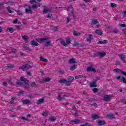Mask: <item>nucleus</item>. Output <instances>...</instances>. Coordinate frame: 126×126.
<instances>
[{
    "label": "nucleus",
    "instance_id": "nucleus-59",
    "mask_svg": "<svg viewBox=\"0 0 126 126\" xmlns=\"http://www.w3.org/2000/svg\"><path fill=\"white\" fill-rule=\"evenodd\" d=\"M16 52V49H13L11 50V53H13V54H15Z\"/></svg>",
    "mask_w": 126,
    "mask_h": 126
},
{
    "label": "nucleus",
    "instance_id": "nucleus-55",
    "mask_svg": "<svg viewBox=\"0 0 126 126\" xmlns=\"http://www.w3.org/2000/svg\"><path fill=\"white\" fill-rule=\"evenodd\" d=\"M24 93V91H22L21 92H18L19 95H23Z\"/></svg>",
    "mask_w": 126,
    "mask_h": 126
},
{
    "label": "nucleus",
    "instance_id": "nucleus-7",
    "mask_svg": "<svg viewBox=\"0 0 126 126\" xmlns=\"http://www.w3.org/2000/svg\"><path fill=\"white\" fill-rule=\"evenodd\" d=\"M114 71L117 72L116 73H120V74H123V75H124V76H126V72L123 71V70L119 68L115 69Z\"/></svg>",
    "mask_w": 126,
    "mask_h": 126
},
{
    "label": "nucleus",
    "instance_id": "nucleus-60",
    "mask_svg": "<svg viewBox=\"0 0 126 126\" xmlns=\"http://www.w3.org/2000/svg\"><path fill=\"white\" fill-rule=\"evenodd\" d=\"M120 26L121 27H123V28L126 27V25L125 24H120Z\"/></svg>",
    "mask_w": 126,
    "mask_h": 126
},
{
    "label": "nucleus",
    "instance_id": "nucleus-21",
    "mask_svg": "<svg viewBox=\"0 0 126 126\" xmlns=\"http://www.w3.org/2000/svg\"><path fill=\"white\" fill-rule=\"evenodd\" d=\"M108 43V40H104L103 41H99L97 42V44H100L101 45H105V44H107Z\"/></svg>",
    "mask_w": 126,
    "mask_h": 126
},
{
    "label": "nucleus",
    "instance_id": "nucleus-37",
    "mask_svg": "<svg viewBox=\"0 0 126 126\" xmlns=\"http://www.w3.org/2000/svg\"><path fill=\"white\" fill-rule=\"evenodd\" d=\"M40 60L41 62H44V63H47L48 60L45 59L43 57L41 56L40 57Z\"/></svg>",
    "mask_w": 126,
    "mask_h": 126
},
{
    "label": "nucleus",
    "instance_id": "nucleus-20",
    "mask_svg": "<svg viewBox=\"0 0 126 126\" xmlns=\"http://www.w3.org/2000/svg\"><path fill=\"white\" fill-rule=\"evenodd\" d=\"M92 118L93 120H98V119H99L100 117H99V115L97 114H92Z\"/></svg>",
    "mask_w": 126,
    "mask_h": 126
},
{
    "label": "nucleus",
    "instance_id": "nucleus-33",
    "mask_svg": "<svg viewBox=\"0 0 126 126\" xmlns=\"http://www.w3.org/2000/svg\"><path fill=\"white\" fill-rule=\"evenodd\" d=\"M73 33L74 36H77V37H78V36H80V32H78L74 31L73 32Z\"/></svg>",
    "mask_w": 126,
    "mask_h": 126
},
{
    "label": "nucleus",
    "instance_id": "nucleus-23",
    "mask_svg": "<svg viewBox=\"0 0 126 126\" xmlns=\"http://www.w3.org/2000/svg\"><path fill=\"white\" fill-rule=\"evenodd\" d=\"M63 94V93H60L58 94V96L57 97L58 100H59V101H62L63 100V97H62V95Z\"/></svg>",
    "mask_w": 126,
    "mask_h": 126
},
{
    "label": "nucleus",
    "instance_id": "nucleus-62",
    "mask_svg": "<svg viewBox=\"0 0 126 126\" xmlns=\"http://www.w3.org/2000/svg\"><path fill=\"white\" fill-rule=\"evenodd\" d=\"M53 30L54 31H58V28L57 27H55L53 28Z\"/></svg>",
    "mask_w": 126,
    "mask_h": 126
},
{
    "label": "nucleus",
    "instance_id": "nucleus-18",
    "mask_svg": "<svg viewBox=\"0 0 126 126\" xmlns=\"http://www.w3.org/2000/svg\"><path fill=\"white\" fill-rule=\"evenodd\" d=\"M23 47L24 49V51H29V52H31V51H32V49L29 48V47L27 45H24Z\"/></svg>",
    "mask_w": 126,
    "mask_h": 126
},
{
    "label": "nucleus",
    "instance_id": "nucleus-2",
    "mask_svg": "<svg viewBox=\"0 0 126 126\" xmlns=\"http://www.w3.org/2000/svg\"><path fill=\"white\" fill-rule=\"evenodd\" d=\"M49 39H50V37L48 36H45V37H41L40 38H37L36 39L37 42H38V43H45L46 41V43L44 44L45 47H51V42L49 41Z\"/></svg>",
    "mask_w": 126,
    "mask_h": 126
},
{
    "label": "nucleus",
    "instance_id": "nucleus-52",
    "mask_svg": "<svg viewBox=\"0 0 126 126\" xmlns=\"http://www.w3.org/2000/svg\"><path fill=\"white\" fill-rule=\"evenodd\" d=\"M93 92H94V93H98V89L97 88H94L93 90Z\"/></svg>",
    "mask_w": 126,
    "mask_h": 126
},
{
    "label": "nucleus",
    "instance_id": "nucleus-47",
    "mask_svg": "<svg viewBox=\"0 0 126 126\" xmlns=\"http://www.w3.org/2000/svg\"><path fill=\"white\" fill-rule=\"evenodd\" d=\"M34 2H35V3L37 2L36 0H30V3H31V4H33V3H34Z\"/></svg>",
    "mask_w": 126,
    "mask_h": 126
},
{
    "label": "nucleus",
    "instance_id": "nucleus-13",
    "mask_svg": "<svg viewBox=\"0 0 126 126\" xmlns=\"http://www.w3.org/2000/svg\"><path fill=\"white\" fill-rule=\"evenodd\" d=\"M87 71L89 72L90 71H92L93 72H96L97 71L95 68H93V67H89L87 68Z\"/></svg>",
    "mask_w": 126,
    "mask_h": 126
},
{
    "label": "nucleus",
    "instance_id": "nucleus-34",
    "mask_svg": "<svg viewBox=\"0 0 126 126\" xmlns=\"http://www.w3.org/2000/svg\"><path fill=\"white\" fill-rule=\"evenodd\" d=\"M7 30H8L10 33H13V32L15 31V28H8Z\"/></svg>",
    "mask_w": 126,
    "mask_h": 126
},
{
    "label": "nucleus",
    "instance_id": "nucleus-54",
    "mask_svg": "<svg viewBox=\"0 0 126 126\" xmlns=\"http://www.w3.org/2000/svg\"><path fill=\"white\" fill-rule=\"evenodd\" d=\"M19 68H20V69H24V68H26L25 65H22V66H20L19 67Z\"/></svg>",
    "mask_w": 126,
    "mask_h": 126
},
{
    "label": "nucleus",
    "instance_id": "nucleus-10",
    "mask_svg": "<svg viewBox=\"0 0 126 126\" xmlns=\"http://www.w3.org/2000/svg\"><path fill=\"white\" fill-rule=\"evenodd\" d=\"M97 124H98V126H105L106 125V121H102L100 120H98L96 121Z\"/></svg>",
    "mask_w": 126,
    "mask_h": 126
},
{
    "label": "nucleus",
    "instance_id": "nucleus-16",
    "mask_svg": "<svg viewBox=\"0 0 126 126\" xmlns=\"http://www.w3.org/2000/svg\"><path fill=\"white\" fill-rule=\"evenodd\" d=\"M106 118L109 119V120H113V119H115V115L112 114H107Z\"/></svg>",
    "mask_w": 126,
    "mask_h": 126
},
{
    "label": "nucleus",
    "instance_id": "nucleus-17",
    "mask_svg": "<svg viewBox=\"0 0 126 126\" xmlns=\"http://www.w3.org/2000/svg\"><path fill=\"white\" fill-rule=\"evenodd\" d=\"M59 82L62 84H65L66 86H67V80L65 79H61Z\"/></svg>",
    "mask_w": 126,
    "mask_h": 126
},
{
    "label": "nucleus",
    "instance_id": "nucleus-61",
    "mask_svg": "<svg viewBox=\"0 0 126 126\" xmlns=\"http://www.w3.org/2000/svg\"><path fill=\"white\" fill-rule=\"evenodd\" d=\"M92 106H94V107H97V103H94L92 104Z\"/></svg>",
    "mask_w": 126,
    "mask_h": 126
},
{
    "label": "nucleus",
    "instance_id": "nucleus-11",
    "mask_svg": "<svg viewBox=\"0 0 126 126\" xmlns=\"http://www.w3.org/2000/svg\"><path fill=\"white\" fill-rule=\"evenodd\" d=\"M118 56L120 58V60L122 61L123 63H126V55H123V54H118Z\"/></svg>",
    "mask_w": 126,
    "mask_h": 126
},
{
    "label": "nucleus",
    "instance_id": "nucleus-27",
    "mask_svg": "<svg viewBox=\"0 0 126 126\" xmlns=\"http://www.w3.org/2000/svg\"><path fill=\"white\" fill-rule=\"evenodd\" d=\"M49 11H51V9H47L46 8V6H44L43 14H45V13H48V12H49Z\"/></svg>",
    "mask_w": 126,
    "mask_h": 126
},
{
    "label": "nucleus",
    "instance_id": "nucleus-35",
    "mask_svg": "<svg viewBox=\"0 0 126 126\" xmlns=\"http://www.w3.org/2000/svg\"><path fill=\"white\" fill-rule=\"evenodd\" d=\"M76 66H77V65H74V64L70 66V70H71V71L74 70V69H75V68H76Z\"/></svg>",
    "mask_w": 126,
    "mask_h": 126
},
{
    "label": "nucleus",
    "instance_id": "nucleus-5",
    "mask_svg": "<svg viewBox=\"0 0 126 126\" xmlns=\"http://www.w3.org/2000/svg\"><path fill=\"white\" fill-rule=\"evenodd\" d=\"M74 79V77L72 76L68 77L67 80V86H70V84H71V82L73 81Z\"/></svg>",
    "mask_w": 126,
    "mask_h": 126
},
{
    "label": "nucleus",
    "instance_id": "nucleus-14",
    "mask_svg": "<svg viewBox=\"0 0 126 126\" xmlns=\"http://www.w3.org/2000/svg\"><path fill=\"white\" fill-rule=\"evenodd\" d=\"M116 79L117 80H120L121 79V76H117ZM121 81H123V83L126 84V78L125 77H122V79H121Z\"/></svg>",
    "mask_w": 126,
    "mask_h": 126
},
{
    "label": "nucleus",
    "instance_id": "nucleus-53",
    "mask_svg": "<svg viewBox=\"0 0 126 126\" xmlns=\"http://www.w3.org/2000/svg\"><path fill=\"white\" fill-rule=\"evenodd\" d=\"M73 115L75 118H76V117H78V113H77V111H76Z\"/></svg>",
    "mask_w": 126,
    "mask_h": 126
},
{
    "label": "nucleus",
    "instance_id": "nucleus-48",
    "mask_svg": "<svg viewBox=\"0 0 126 126\" xmlns=\"http://www.w3.org/2000/svg\"><path fill=\"white\" fill-rule=\"evenodd\" d=\"M80 126H90V124L88 123H85L84 124Z\"/></svg>",
    "mask_w": 126,
    "mask_h": 126
},
{
    "label": "nucleus",
    "instance_id": "nucleus-43",
    "mask_svg": "<svg viewBox=\"0 0 126 126\" xmlns=\"http://www.w3.org/2000/svg\"><path fill=\"white\" fill-rule=\"evenodd\" d=\"M110 5L111 7H113V8H115V7H117V6H118V5H117V4H115L114 3H111Z\"/></svg>",
    "mask_w": 126,
    "mask_h": 126
},
{
    "label": "nucleus",
    "instance_id": "nucleus-3",
    "mask_svg": "<svg viewBox=\"0 0 126 126\" xmlns=\"http://www.w3.org/2000/svg\"><path fill=\"white\" fill-rule=\"evenodd\" d=\"M66 43H65V41H64V40H63V39H62L61 41V43L62 45H63V46H64V47H67V44H70V43H71V40L69 38H67L66 39Z\"/></svg>",
    "mask_w": 126,
    "mask_h": 126
},
{
    "label": "nucleus",
    "instance_id": "nucleus-29",
    "mask_svg": "<svg viewBox=\"0 0 126 126\" xmlns=\"http://www.w3.org/2000/svg\"><path fill=\"white\" fill-rule=\"evenodd\" d=\"M31 87H35L37 88L38 87V85H37V84H36V82H31Z\"/></svg>",
    "mask_w": 126,
    "mask_h": 126
},
{
    "label": "nucleus",
    "instance_id": "nucleus-45",
    "mask_svg": "<svg viewBox=\"0 0 126 126\" xmlns=\"http://www.w3.org/2000/svg\"><path fill=\"white\" fill-rule=\"evenodd\" d=\"M6 67H7L8 68H12L13 67H14V66L12 64H7Z\"/></svg>",
    "mask_w": 126,
    "mask_h": 126
},
{
    "label": "nucleus",
    "instance_id": "nucleus-8",
    "mask_svg": "<svg viewBox=\"0 0 126 126\" xmlns=\"http://www.w3.org/2000/svg\"><path fill=\"white\" fill-rule=\"evenodd\" d=\"M99 80V77L96 78L95 79H94L92 83H90L91 87H97V85L96 83Z\"/></svg>",
    "mask_w": 126,
    "mask_h": 126
},
{
    "label": "nucleus",
    "instance_id": "nucleus-6",
    "mask_svg": "<svg viewBox=\"0 0 126 126\" xmlns=\"http://www.w3.org/2000/svg\"><path fill=\"white\" fill-rule=\"evenodd\" d=\"M81 123V121L79 119H75V120H72L70 122V125H78Z\"/></svg>",
    "mask_w": 126,
    "mask_h": 126
},
{
    "label": "nucleus",
    "instance_id": "nucleus-22",
    "mask_svg": "<svg viewBox=\"0 0 126 126\" xmlns=\"http://www.w3.org/2000/svg\"><path fill=\"white\" fill-rule=\"evenodd\" d=\"M23 104L24 105H27L28 104H29V105H30V104H31V102L28 99H25L23 100Z\"/></svg>",
    "mask_w": 126,
    "mask_h": 126
},
{
    "label": "nucleus",
    "instance_id": "nucleus-41",
    "mask_svg": "<svg viewBox=\"0 0 126 126\" xmlns=\"http://www.w3.org/2000/svg\"><path fill=\"white\" fill-rule=\"evenodd\" d=\"M97 23H99V22L97 20L92 21V25H95V24H97Z\"/></svg>",
    "mask_w": 126,
    "mask_h": 126
},
{
    "label": "nucleus",
    "instance_id": "nucleus-26",
    "mask_svg": "<svg viewBox=\"0 0 126 126\" xmlns=\"http://www.w3.org/2000/svg\"><path fill=\"white\" fill-rule=\"evenodd\" d=\"M68 63H70L71 64H72L73 63H76L75 59H74L73 58L70 59L68 61Z\"/></svg>",
    "mask_w": 126,
    "mask_h": 126
},
{
    "label": "nucleus",
    "instance_id": "nucleus-4",
    "mask_svg": "<svg viewBox=\"0 0 126 126\" xmlns=\"http://www.w3.org/2000/svg\"><path fill=\"white\" fill-rule=\"evenodd\" d=\"M32 8H33V7H32V6H31V5H28L27 8H25V13H27V14H32V13H33V11H32Z\"/></svg>",
    "mask_w": 126,
    "mask_h": 126
},
{
    "label": "nucleus",
    "instance_id": "nucleus-15",
    "mask_svg": "<svg viewBox=\"0 0 126 126\" xmlns=\"http://www.w3.org/2000/svg\"><path fill=\"white\" fill-rule=\"evenodd\" d=\"M31 44L32 47H38V46H39V44L35 41V40H32Z\"/></svg>",
    "mask_w": 126,
    "mask_h": 126
},
{
    "label": "nucleus",
    "instance_id": "nucleus-63",
    "mask_svg": "<svg viewBox=\"0 0 126 126\" xmlns=\"http://www.w3.org/2000/svg\"><path fill=\"white\" fill-rule=\"evenodd\" d=\"M70 21V18H67V21H66V23H68Z\"/></svg>",
    "mask_w": 126,
    "mask_h": 126
},
{
    "label": "nucleus",
    "instance_id": "nucleus-44",
    "mask_svg": "<svg viewBox=\"0 0 126 126\" xmlns=\"http://www.w3.org/2000/svg\"><path fill=\"white\" fill-rule=\"evenodd\" d=\"M32 7L33 9H36L38 8V4H34L32 5Z\"/></svg>",
    "mask_w": 126,
    "mask_h": 126
},
{
    "label": "nucleus",
    "instance_id": "nucleus-50",
    "mask_svg": "<svg viewBox=\"0 0 126 126\" xmlns=\"http://www.w3.org/2000/svg\"><path fill=\"white\" fill-rule=\"evenodd\" d=\"M21 119L23 120V121H27V122H29V119H28L27 118H26L24 117H22Z\"/></svg>",
    "mask_w": 126,
    "mask_h": 126
},
{
    "label": "nucleus",
    "instance_id": "nucleus-28",
    "mask_svg": "<svg viewBox=\"0 0 126 126\" xmlns=\"http://www.w3.org/2000/svg\"><path fill=\"white\" fill-rule=\"evenodd\" d=\"M97 55L99 56V57H105L106 55V53L105 52H97Z\"/></svg>",
    "mask_w": 126,
    "mask_h": 126
},
{
    "label": "nucleus",
    "instance_id": "nucleus-31",
    "mask_svg": "<svg viewBox=\"0 0 126 126\" xmlns=\"http://www.w3.org/2000/svg\"><path fill=\"white\" fill-rule=\"evenodd\" d=\"M63 95H62L63 99H65L66 97H68V95H69V94L66 93H63Z\"/></svg>",
    "mask_w": 126,
    "mask_h": 126
},
{
    "label": "nucleus",
    "instance_id": "nucleus-25",
    "mask_svg": "<svg viewBox=\"0 0 126 126\" xmlns=\"http://www.w3.org/2000/svg\"><path fill=\"white\" fill-rule=\"evenodd\" d=\"M56 120H57V117L52 116L49 117L48 121H51V122H55V121H56Z\"/></svg>",
    "mask_w": 126,
    "mask_h": 126
},
{
    "label": "nucleus",
    "instance_id": "nucleus-64",
    "mask_svg": "<svg viewBox=\"0 0 126 126\" xmlns=\"http://www.w3.org/2000/svg\"><path fill=\"white\" fill-rule=\"evenodd\" d=\"M17 21H18V20L17 19H16L15 20L13 21V23L14 24L17 23Z\"/></svg>",
    "mask_w": 126,
    "mask_h": 126
},
{
    "label": "nucleus",
    "instance_id": "nucleus-24",
    "mask_svg": "<svg viewBox=\"0 0 126 126\" xmlns=\"http://www.w3.org/2000/svg\"><path fill=\"white\" fill-rule=\"evenodd\" d=\"M22 38L25 40L26 43H28L29 41H28V39H29V37H28V36L27 35H23L22 36Z\"/></svg>",
    "mask_w": 126,
    "mask_h": 126
},
{
    "label": "nucleus",
    "instance_id": "nucleus-51",
    "mask_svg": "<svg viewBox=\"0 0 126 126\" xmlns=\"http://www.w3.org/2000/svg\"><path fill=\"white\" fill-rule=\"evenodd\" d=\"M47 17V18L53 17L52 15V13H49Z\"/></svg>",
    "mask_w": 126,
    "mask_h": 126
},
{
    "label": "nucleus",
    "instance_id": "nucleus-56",
    "mask_svg": "<svg viewBox=\"0 0 126 126\" xmlns=\"http://www.w3.org/2000/svg\"><path fill=\"white\" fill-rule=\"evenodd\" d=\"M15 26L17 29H18V30L21 29V30H22V29H21V27L18 25H15Z\"/></svg>",
    "mask_w": 126,
    "mask_h": 126
},
{
    "label": "nucleus",
    "instance_id": "nucleus-49",
    "mask_svg": "<svg viewBox=\"0 0 126 126\" xmlns=\"http://www.w3.org/2000/svg\"><path fill=\"white\" fill-rule=\"evenodd\" d=\"M71 14H72L73 18H75V15L74 14V11L73 10L71 11Z\"/></svg>",
    "mask_w": 126,
    "mask_h": 126
},
{
    "label": "nucleus",
    "instance_id": "nucleus-38",
    "mask_svg": "<svg viewBox=\"0 0 126 126\" xmlns=\"http://www.w3.org/2000/svg\"><path fill=\"white\" fill-rule=\"evenodd\" d=\"M18 15H23V12H22L21 10H16Z\"/></svg>",
    "mask_w": 126,
    "mask_h": 126
},
{
    "label": "nucleus",
    "instance_id": "nucleus-39",
    "mask_svg": "<svg viewBox=\"0 0 126 126\" xmlns=\"http://www.w3.org/2000/svg\"><path fill=\"white\" fill-rule=\"evenodd\" d=\"M74 47H77V46H80L78 41H75L73 44Z\"/></svg>",
    "mask_w": 126,
    "mask_h": 126
},
{
    "label": "nucleus",
    "instance_id": "nucleus-40",
    "mask_svg": "<svg viewBox=\"0 0 126 126\" xmlns=\"http://www.w3.org/2000/svg\"><path fill=\"white\" fill-rule=\"evenodd\" d=\"M7 10L9 13H13V11L11 10V7L10 6H8L7 7Z\"/></svg>",
    "mask_w": 126,
    "mask_h": 126
},
{
    "label": "nucleus",
    "instance_id": "nucleus-32",
    "mask_svg": "<svg viewBox=\"0 0 126 126\" xmlns=\"http://www.w3.org/2000/svg\"><path fill=\"white\" fill-rule=\"evenodd\" d=\"M87 77H86V76H83V75H78V76H76L75 77V78H76V79H78V78H86Z\"/></svg>",
    "mask_w": 126,
    "mask_h": 126
},
{
    "label": "nucleus",
    "instance_id": "nucleus-42",
    "mask_svg": "<svg viewBox=\"0 0 126 126\" xmlns=\"http://www.w3.org/2000/svg\"><path fill=\"white\" fill-rule=\"evenodd\" d=\"M25 67H26V69H29V68H32V66L27 64L25 65Z\"/></svg>",
    "mask_w": 126,
    "mask_h": 126
},
{
    "label": "nucleus",
    "instance_id": "nucleus-36",
    "mask_svg": "<svg viewBox=\"0 0 126 126\" xmlns=\"http://www.w3.org/2000/svg\"><path fill=\"white\" fill-rule=\"evenodd\" d=\"M44 98L39 99L38 100V101H37V104L38 105H40V104H42V103H43V102H44Z\"/></svg>",
    "mask_w": 126,
    "mask_h": 126
},
{
    "label": "nucleus",
    "instance_id": "nucleus-19",
    "mask_svg": "<svg viewBox=\"0 0 126 126\" xmlns=\"http://www.w3.org/2000/svg\"><path fill=\"white\" fill-rule=\"evenodd\" d=\"M94 34H97V35H103V32L100 30H96L94 32Z\"/></svg>",
    "mask_w": 126,
    "mask_h": 126
},
{
    "label": "nucleus",
    "instance_id": "nucleus-30",
    "mask_svg": "<svg viewBox=\"0 0 126 126\" xmlns=\"http://www.w3.org/2000/svg\"><path fill=\"white\" fill-rule=\"evenodd\" d=\"M51 78L49 77H47L45 78H43L42 79V81H43L44 82H49V81H51Z\"/></svg>",
    "mask_w": 126,
    "mask_h": 126
},
{
    "label": "nucleus",
    "instance_id": "nucleus-58",
    "mask_svg": "<svg viewBox=\"0 0 126 126\" xmlns=\"http://www.w3.org/2000/svg\"><path fill=\"white\" fill-rule=\"evenodd\" d=\"M112 32V33H119V31H118L117 30H113Z\"/></svg>",
    "mask_w": 126,
    "mask_h": 126
},
{
    "label": "nucleus",
    "instance_id": "nucleus-46",
    "mask_svg": "<svg viewBox=\"0 0 126 126\" xmlns=\"http://www.w3.org/2000/svg\"><path fill=\"white\" fill-rule=\"evenodd\" d=\"M48 115L49 114H48V113H47V112H43L42 114V115L43 116V117H47Z\"/></svg>",
    "mask_w": 126,
    "mask_h": 126
},
{
    "label": "nucleus",
    "instance_id": "nucleus-9",
    "mask_svg": "<svg viewBox=\"0 0 126 126\" xmlns=\"http://www.w3.org/2000/svg\"><path fill=\"white\" fill-rule=\"evenodd\" d=\"M111 98L112 96L111 95H105L103 96V100L105 102H110Z\"/></svg>",
    "mask_w": 126,
    "mask_h": 126
},
{
    "label": "nucleus",
    "instance_id": "nucleus-12",
    "mask_svg": "<svg viewBox=\"0 0 126 126\" xmlns=\"http://www.w3.org/2000/svg\"><path fill=\"white\" fill-rule=\"evenodd\" d=\"M93 39H94V38H93V35L91 34H89L88 37L87 38V41L89 43H91V41H92Z\"/></svg>",
    "mask_w": 126,
    "mask_h": 126
},
{
    "label": "nucleus",
    "instance_id": "nucleus-57",
    "mask_svg": "<svg viewBox=\"0 0 126 126\" xmlns=\"http://www.w3.org/2000/svg\"><path fill=\"white\" fill-rule=\"evenodd\" d=\"M89 67H93V63H90L88 64Z\"/></svg>",
    "mask_w": 126,
    "mask_h": 126
},
{
    "label": "nucleus",
    "instance_id": "nucleus-1",
    "mask_svg": "<svg viewBox=\"0 0 126 126\" xmlns=\"http://www.w3.org/2000/svg\"><path fill=\"white\" fill-rule=\"evenodd\" d=\"M23 81V82H22ZM23 82L25 83V87L27 89H29V80H27V79L24 78L23 76H22L20 80H17L16 81V84L18 85H23Z\"/></svg>",
    "mask_w": 126,
    "mask_h": 126
}]
</instances>
